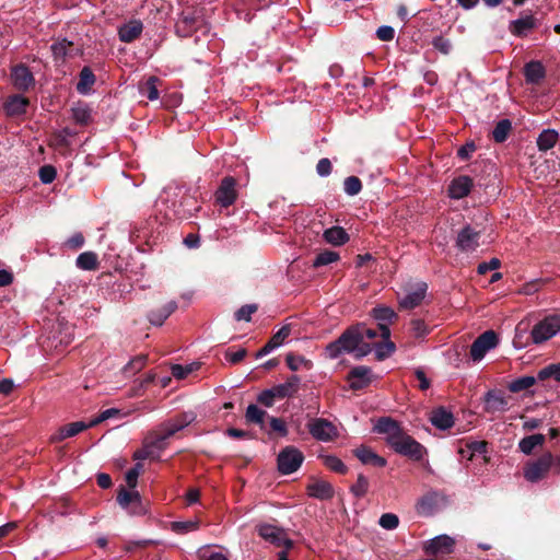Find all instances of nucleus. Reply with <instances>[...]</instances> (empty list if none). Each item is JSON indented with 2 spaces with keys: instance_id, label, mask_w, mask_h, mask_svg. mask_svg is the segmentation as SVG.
<instances>
[{
  "instance_id": "obj_25",
  "label": "nucleus",
  "mask_w": 560,
  "mask_h": 560,
  "mask_svg": "<svg viewBox=\"0 0 560 560\" xmlns=\"http://www.w3.org/2000/svg\"><path fill=\"white\" fill-rule=\"evenodd\" d=\"M430 421L435 428L447 430L454 425V416L444 407H439L431 412Z\"/></svg>"
},
{
  "instance_id": "obj_7",
  "label": "nucleus",
  "mask_w": 560,
  "mask_h": 560,
  "mask_svg": "<svg viewBox=\"0 0 560 560\" xmlns=\"http://www.w3.org/2000/svg\"><path fill=\"white\" fill-rule=\"evenodd\" d=\"M202 24V12L195 7H187L177 18V35L189 36Z\"/></svg>"
},
{
  "instance_id": "obj_36",
  "label": "nucleus",
  "mask_w": 560,
  "mask_h": 560,
  "mask_svg": "<svg viewBox=\"0 0 560 560\" xmlns=\"http://www.w3.org/2000/svg\"><path fill=\"white\" fill-rule=\"evenodd\" d=\"M96 77L90 67H83L79 73V81L77 83V91L80 94H88L92 86L95 84Z\"/></svg>"
},
{
  "instance_id": "obj_15",
  "label": "nucleus",
  "mask_w": 560,
  "mask_h": 560,
  "mask_svg": "<svg viewBox=\"0 0 560 560\" xmlns=\"http://www.w3.org/2000/svg\"><path fill=\"white\" fill-rule=\"evenodd\" d=\"M455 540L447 535H440L425 542L423 550L428 556L448 555L453 552Z\"/></svg>"
},
{
  "instance_id": "obj_58",
  "label": "nucleus",
  "mask_w": 560,
  "mask_h": 560,
  "mask_svg": "<svg viewBox=\"0 0 560 560\" xmlns=\"http://www.w3.org/2000/svg\"><path fill=\"white\" fill-rule=\"evenodd\" d=\"M432 46L443 55H448L452 50V43L450 39L442 35L435 36L432 39Z\"/></svg>"
},
{
  "instance_id": "obj_46",
  "label": "nucleus",
  "mask_w": 560,
  "mask_h": 560,
  "mask_svg": "<svg viewBox=\"0 0 560 560\" xmlns=\"http://www.w3.org/2000/svg\"><path fill=\"white\" fill-rule=\"evenodd\" d=\"M323 464L331 471L346 475L348 472V467L345 463L337 456L334 455H325L322 456Z\"/></svg>"
},
{
  "instance_id": "obj_2",
  "label": "nucleus",
  "mask_w": 560,
  "mask_h": 560,
  "mask_svg": "<svg viewBox=\"0 0 560 560\" xmlns=\"http://www.w3.org/2000/svg\"><path fill=\"white\" fill-rule=\"evenodd\" d=\"M360 336L353 325L348 327L336 340L325 348L326 357L334 360L342 353H353L360 341Z\"/></svg>"
},
{
  "instance_id": "obj_61",
  "label": "nucleus",
  "mask_w": 560,
  "mask_h": 560,
  "mask_svg": "<svg viewBox=\"0 0 560 560\" xmlns=\"http://www.w3.org/2000/svg\"><path fill=\"white\" fill-rule=\"evenodd\" d=\"M353 326L357 329V332L359 335H361L360 336V341H362L364 339L372 340V339H375L378 336V331L376 329L368 327L364 323H359V324H355Z\"/></svg>"
},
{
  "instance_id": "obj_32",
  "label": "nucleus",
  "mask_w": 560,
  "mask_h": 560,
  "mask_svg": "<svg viewBox=\"0 0 560 560\" xmlns=\"http://www.w3.org/2000/svg\"><path fill=\"white\" fill-rule=\"evenodd\" d=\"M545 442L546 436L541 433L527 435L518 442V450L525 455H530L536 447H542Z\"/></svg>"
},
{
  "instance_id": "obj_63",
  "label": "nucleus",
  "mask_w": 560,
  "mask_h": 560,
  "mask_svg": "<svg viewBox=\"0 0 560 560\" xmlns=\"http://www.w3.org/2000/svg\"><path fill=\"white\" fill-rule=\"evenodd\" d=\"M84 243V235L81 232H77L71 237H69L63 245L69 249L77 250L80 249Z\"/></svg>"
},
{
  "instance_id": "obj_34",
  "label": "nucleus",
  "mask_w": 560,
  "mask_h": 560,
  "mask_svg": "<svg viewBox=\"0 0 560 560\" xmlns=\"http://www.w3.org/2000/svg\"><path fill=\"white\" fill-rule=\"evenodd\" d=\"M559 140V132L555 129H545L542 130L537 140L536 144L540 152H547L552 149Z\"/></svg>"
},
{
  "instance_id": "obj_29",
  "label": "nucleus",
  "mask_w": 560,
  "mask_h": 560,
  "mask_svg": "<svg viewBox=\"0 0 560 560\" xmlns=\"http://www.w3.org/2000/svg\"><path fill=\"white\" fill-rule=\"evenodd\" d=\"M524 75L527 83L537 84L546 77V70L540 61L532 60L525 65Z\"/></svg>"
},
{
  "instance_id": "obj_10",
  "label": "nucleus",
  "mask_w": 560,
  "mask_h": 560,
  "mask_svg": "<svg viewBox=\"0 0 560 560\" xmlns=\"http://www.w3.org/2000/svg\"><path fill=\"white\" fill-rule=\"evenodd\" d=\"M310 434L317 441L329 442L337 436V429L327 419L315 418L307 423Z\"/></svg>"
},
{
  "instance_id": "obj_64",
  "label": "nucleus",
  "mask_w": 560,
  "mask_h": 560,
  "mask_svg": "<svg viewBox=\"0 0 560 560\" xmlns=\"http://www.w3.org/2000/svg\"><path fill=\"white\" fill-rule=\"evenodd\" d=\"M290 334L291 327L289 325H284L269 340L276 348H278L290 336Z\"/></svg>"
},
{
  "instance_id": "obj_33",
  "label": "nucleus",
  "mask_w": 560,
  "mask_h": 560,
  "mask_svg": "<svg viewBox=\"0 0 560 560\" xmlns=\"http://www.w3.org/2000/svg\"><path fill=\"white\" fill-rule=\"evenodd\" d=\"M436 504L438 493L428 492L418 500L416 509L419 515L430 516L433 514Z\"/></svg>"
},
{
  "instance_id": "obj_27",
  "label": "nucleus",
  "mask_w": 560,
  "mask_h": 560,
  "mask_svg": "<svg viewBox=\"0 0 560 560\" xmlns=\"http://www.w3.org/2000/svg\"><path fill=\"white\" fill-rule=\"evenodd\" d=\"M142 30V23L138 20H132L119 27V39L124 43H131L141 35Z\"/></svg>"
},
{
  "instance_id": "obj_55",
  "label": "nucleus",
  "mask_w": 560,
  "mask_h": 560,
  "mask_svg": "<svg viewBox=\"0 0 560 560\" xmlns=\"http://www.w3.org/2000/svg\"><path fill=\"white\" fill-rule=\"evenodd\" d=\"M287 364L291 371H298L302 364L310 368L311 362L306 360L302 355H295L293 353H289L285 358Z\"/></svg>"
},
{
  "instance_id": "obj_8",
  "label": "nucleus",
  "mask_w": 560,
  "mask_h": 560,
  "mask_svg": "<svg viewBox=\"0 0 560 560\" xmlns=\"http://www.w3.org/2000/svg\"><path fill=\"white\" fill-rule=\"evenodd\" d=\"M499 343V337L494 330H487L479 335L470 346V358L474 361H480L486 353L495 348Z\"/></svg>"
},
{
  "instance_id": "obj_20",
  "label": "nucleus",
  "mask_w": 560,
  "mask_h": 560,
  "mask_svg": "<svg viewBox=\"0 0 560 560\" xmlns=\"http://www.w3.org/2000/svg\"><path fill=\"white\" fill-rule=\"evenodd\" d=\"M537 23L534 15H526L517 20L511 21L509 31L516 37H526L530 31L536 28Z\"/></svg>"
},
{
  "instance_id": "obj_23",
  "label": "nucleus",
  "mask_w": 560,
  "mask_h": 560,
  "mask_svg": "<svg viewBox=\"0 0 560 560\" xmlns=\"http://www.w3.org/2000/svg\"><path fill=\"white\" fill-rule=\"evenodd\" d=\"M301 384V377L298 375H291L288 377L285 383L275 385L272 388L279 399H283L285 397L294 396L299 389Z\"/></svg>"
},
{
  "instance_id": "obj_21",
  "label": "nucleus",
  "mask_w": 560,
  "mask_h": 560,
  "mask_svg": "<svg viewBox=\"0 0 560 560\" xmlns=\"http://www.w3.org/2000/svg\"><path fill=\"white\" fill-rule=\"evenodd\" d=\"M374 430L377 433L387 434L386 440L388 445L390 444L392 436L399 435L404 431L400 424L390 417H381L377 420Z\"/></svg>"
},
{
  "instance_id": "obj_6",
  "label": "nucleus",
  "mask_w": 560,
  "mask_h": 560,
  "mask_svg": "<svg viewBox=\"0 0 560 560\" xmlns=\"http://www.w3.org/2000/svg\"><path fill=\"white\" fill-rule=\"evenodd\" d=\"M304 462L303 453L295 446L289 445L280 451L277 457L278 470L282 475L295 472Z\"/></svg>"
},
{
  "instance_id": "obj_39",
  "label": "nucleus",
  "mask_w": 560,
  "mask_h": 560,
  "mask_svg": "<svg viewBox=\"0 0 560 560\" xmlns=\"http://www.w3.org/2000/svg\"><path fill=\"white\" fill-rule=\"evenodd\" d=\"M537 382H539L538 375L536 377L530 375L521 376L518 378L511 381L508 384V389L511 393H521L533 387Z\"/></svg>"
},
{
  "instance_id": "obj_30",
  "label": "nucleus",
  "mask_w": 560,
  "mask_h": 560,
  "mask_svg": "<svg viewBox=\"0 0 560 560\" xmlns=\"http://www.w3.org/2000/svg\"><path fill=\"white\" fill-rule=\"evenodd\" d=\"M258 534L261 538H264L267 541H270L277 547H281V541L285 535L283 529L269 524L260 525L258 527Z\"/></svg>"
},
{
  "instance_id": "obj_40",
  "label": "nucleus",
  "mask_w": 560,
  "mask_h": 560,
  "mask_svg": "<svg viewBox=\"0 0 560 560\" xmlns=\"http://www.w3.org/2000/svg\"><path fill=\"white\" fill-rule=\"evenodd\" d=\"M538 381L541 383L555 381L560 383V362L550 363L538 371Z\"/></svg>"
},
{
  "instance_id": "obj_9",
  "label": "nucleus",
  "mask_w": 560,
  "mask_h": 560,
  "mask_svg": "<svg viewBox=\"0 0 560 560\" xmlns=\"http://www.w3.org/2000/svg\"><path fill=\"white\" fill-rule=\"evenodd\" d=\"M370 315L378 323L382 339L390 338L389 325L398 319L397 313L389 306L377 305L371 310Z\"/></svg>"
},
{
  "instance_id": "obj_14",
  "label": "nucleus",
  "mask_w": 560,
  "mask_h": 560,
  "mask_svg": "<svg viewBox=\"0 0 560 560\" xmlns=\"http://www.w3.org/2000/svg\"><path fill=\"white\" fill-rule=\"evenodd\" d=\"M372 369L365 365L354 366L347 375L350 383L349 386L352 390H361L366 388L372 383Z\"/></svg>"
},
{
  "instance_id": "obj_56",
  "label": "nucleus",
  "mask_w": 560,
  "mask_h": 560,
  "mask_svg": "<svg viewBox=\"0 0 560 560\" xmlns=\"http://www.w3.org/2000/svg\"><path fill=\"white\" fill-rule=\"evenodd\" d=\"M158 79L151 77L141 89V92L147 95L150 101H154L159 97V91L156 88Z\"/></svg>"
},
{
  "instance_id": "obj_17",
  "label": "nucleus",
  "mask_w": 560,
  "mask_h": 560,
  "mask_svg": "<svg viewBox=\"0 0 560 560\" xmlns=\"http://www.w3.org/2000/svg\"><path fill=\"white\" fill-rule=\"evenodd\" d=\"M306 493L311 498L327 501L334 498L335 489L332 485L326 480L314 479L306 486Z\"/></svg>"
},
{
  "instance_id": "obj_19",
  "label": "nucleus",
  "mask_w": 560,
  "mask_h": 560,
  "mask_svg": "<svg viewBox=\"0 0 560 560\" xmlns=\"http://www.w3.org/2000/svg\"><path fill=\"white\" fill-rule=\"evenodd\" d=\"M483 401L486 404L487 412L505 411L508 409L509 400L500 390H488L485 394Z\"/></svg>"
},
{
  "instance_id": "obj_22",
  "label": "nucleus",
  "mask_w": 560,
  "mask_h": 560,
  "mask_svg": "<svg viewBox=\"0 0 560 560\" xmlns=\"http://www.w3.org/2000/svg\"><path fill=\"white\" fill-rule=\"evenodd\" d=\"M354 456L364 465H372L375 467H385L386 459L375 452L372 448L366 446H360L353 451Z\"/></svg>"
},
{
  "instance_id": "obj_47",
  "label": "nucleus",
  "mask_w": 560,
  "mask_h": 560,
  "mask_svg": "<svg viewBox=\"0 0 560 560\" xmlns=\"http://www.w3.org/2000/svg\"><path fill=\"white\" fill-rule=\"evenodd\" d=\"M269 420V430H265L269 435L272 433H277L279 436H287L289 433L285 421L282 418L277 417H268Z\"/></svg>"
},
{
  "instance_id": "obj_41",
  "label": "nucleus",
  "mask_w": 560,
  "mask_h": 560,
  "mask_svg": "<svg viewBox=\"0 0 560 560\" xmlns=\"http://www.w3.org/2000/svg\"><path fill=\"white\" fill-rule=\"evenodd\" d=\"M512 131L510 119H501L492 130V139L497 143H503Z\"/></svg>"
},
{
  "instance_id": "obj_42",
  "label": "nucleus",
  "mask_w": 560,
  "mask_h": 560,
  "mask_svg": "<svg viewBox=\"0 0 560 560\" xmlns=\"http://www.w3.org/2000/svg\"><path fill=\"white\" fill-rule=\"evenodd\" d=\"M140 493L135 490H127L125 486H120L117 490V502L122 509H129V506L138 501Z\"/></svg>"
},
{
  "instance_id": "obj_35",
  "label": "nucleus",
  "mask_w": 560,
  "mask_h": 560,
  "mask_svg": "<svg viewBox=\"0 0 560 560\" xmlns=\"http://www.w3.org/2000/svg\"><path fill=\"white\" fill-rule=\"evenodd\" d=\"M324 240L334 245L340 246L349 241V234L341 226H331L324 232Z\"/></svg>"
},
{
  "instance_id": "obj_26",
  "label": "nucleus",
  "mask_w": 560,
  "mask_h": 560,
  "mask_svg": "<svg viewBox=\"0 0 560 560\" xmlns=\"http://www.w3.org/2000/svg\"><path fill=\"white\" fill-rule=\"evenodd\" d=\"M427 289V283H420L416 291L408 293L399 301V307L404 310H412L420 305L425 296Z\"/></svg>"
},
{
  "instance_id": "obj_3",
  "label": "nucleus",
  "mask_w": 560,
  "mask_h": 560,
  "mask_svg": "<svg viewBox=\"0 0 560 560\" xmlns=\"http://www.w3.org/2000/svg\"><path fill=\"white\" fill-rule=\"evenodd\" d=\"M389 446L397 454L415 462L422 460L423 456L427 454L425 447L404 431L399 435L392 436Z\"/></svg>"
},
{
  "instance_id": "obj_12",
  "label": "nucleus",
  "mask_w": 560,
  "mask_h": 560,
  "mask_svg": "<svg viewBox=\"0 0 560 560\" xmlns=\"http://www.w3.org/2000/svg\"><path fill=\"white\" fill-rule=\"evenodd\" d=\"M480 231H476L469 224L465 225L457 234L456 247L464 253L475 252L479 247Z\"/></svg>"
},
{
  "instance_id": "obj_50",
  "label": "nucleus",
  "mask_w": 560,
  "mask_h": 560,
  "mask_svg": "<svg viewBox=\"0 0 560 560\" xmlns=\"http://www.w3.org/2000/svg\"><path fill=\"white\" fill-rule=\"evenodd\" d=\"M201 368V362L195 361L189 364H177V382L194 376V373Z\"/></svg>"
},
{
  "instance_id": "obj_49",
  "label": "nucleus",
  "mask_w": 560,
  "mask_h": 560,
  "mask_svg": "<svg viewBox=\"0 0 560 560\" xmlns=\"http://www.w3.org/2000/svg\"><path fill=\"white\" fill-rule=\"evenodd\" d=\"M72 46V42L63 38L62 40L54 43L50 48L55 59H65L69 54V48Z\"/></svg>"
},
{
  "instance_id": "obj_37",
  "label": "nucleus",
  "mask_w": 560,
  "mask_h": 560,
  "mask_svg": "<svg viewBox=\"0 0 560 560\" xmlns=\"http://www.w3.org/2000/svg\"><path fill=\"white\" fill-rule=\"evenodd\" d=\"M267 411L258 408L256 405L250 404L245 413V419L248 423H254L260 427L261 430H266L265 419L268 418Z\"/></svg>"
},
{
  "instance_id": "obj_24",
  "label": "nucleus",
  "mask_w": 560,
  "mask_h": 560,
  "mask_svg": "<svg viewBox=\"0 0 560 560\" xmlns=\"http://www.w3.org/2000/svg\"><path fill=\"white\" fill-rule=\"evenodd\" d=\"M91 427L92 425H90V423L86 424L83 421L68 423V424L61 427L58 430V432L51 436V441L52 442H61L65 439L72 438Z\"/></svg>"
},
{
  "instance_id": "obj_60",
  "label": "nucleus",
  "mask_w": 560,
  "mask_h": 560,
  "mask_svg": "<svg viewBox=\"0 0 560 560\" xmlns=\"http://www.w3.org/2000/svg\"><path fill=\"white\" fill-rule=\"evenodd\" d=\"M256 311H257V305L246 304V305H243L241 308H238L235 312L234 317L236 320L249 322L252 314H254Z\"/></svg>"
},
{
  "instance_id": "obj_62",
  "label": "nucleus",
  "mask_w": 560,
  "mask_h": 560,
  "mask_svg": "<svg viewBox=\"0 0 560 560\" xmlns=\"http://www.w3.org/2000/svg\"><path fill=\"white\" fill-rule=\"evenodd\" d=\"M410 325L412 334L416 338H423L430 332L429 327L422 319H412Z\"/></svg>"
},
{
  "instance_id": "obj_59",
  "label": "nucleus",
  "mask_w": 560,
  "mask_h": 560,
  "mask_svg": "<svg viewBox=\"0 0 560 560\" xmlns=\"http://www.w3.org/2000/svg\"><path fill=\"white\" fill-rule=\"evenodd\" d=\"M143 466L140 463H137L135 467L129 469L126 474V483L130 489H135L138 483V477L142 470Z\"/></svg>"
},
{
  "instance_id": "obj_5",
  "label": "nucleus",
  "mask_w": 560,
  "mask_h": 560,
  "mask_svg": "<svg viewBox=\"0 0 560 560\" xmlns=\"http://www.w3.org/2000/svg\"><path fill=\"white\" fill-rule=\"evenodd\" d=\"M534 345H541L560 332V315L551 314L536 323L533 328Z\"/></svg>"
},
{
  "instance_id": "obj_48",
  "label": "nucleus",
  "mask_w": 560,
  "mask_h": 560,
  "mask_svg": "<svg viewBox=\"0 0 560 560\" xmlns=\"http://www.w3.org/2000/svg\"><path fill=\"white\" fill-rule=\"evenodd\" d=\"M369 487H370L369 479L364 475L360 474L358 476L357 482L350 487V492L357 499H361L368 493Z\"/></svg>"
},
{
  "instance_id": "obj_45",
  "label": "nucleus",
  "mask_w": 560,
  "mask_h": 560,
  "mask_svg": "<svg viewBox=\"0 0 560 560\" xmlns=\"http://www.w3.org/2000/svg\"><path fill=\"white\" fill-rule=\"evenodd\" d=\"M174 302H170L167 305L158 311H152L149 314V320L151 324L161 326L164 320L173 313Z\"/></svg>"
},
{
  "instance_id": "obj_1",
  "label": "nucleus",
  "mask_w": 560,
  "mask_h": 560,
  "mask_svg": "<svg viewBox=\"0 0 560 560\" xmlns=\"http://www.w3.org/2000/svg\"><path fill=\"white\" fill-rule=\"evenodd\" d=\"M175 434V422L168 421L150 432L143 440L142 447L133 453V459H158Z\"/></svg>"
},
{
  "instance_id": "obj_28",
  "label": "nucleus",
  "mask_w": 560,
  "mask_h": 560,
  "mask_svg": "<svg viewBox=\"0 0 560 560\" xmlns=\"http://www.w3.org/2000/svg\"><path fill=\"white\" fill-rule=\"evenodd\" d=\"M528 324L521 322L516 325L515 335L513 338V346L517 349H524L530 345H534V334L527 331Z\"/></svg>"
},
{
  "instance_id": "obj_38",
  "label": "nucleus",
  "mask_w": 560,
  "mask_h": 560,
  "mask_svg": "<svg viewBox=\"0 0 560 560\" xmlns=\"http://www.w3.org/2000/svg\"><path fill=\"white\" fill-rule=\"evenodd\" d=\"M75 265L81 270L94 271L100 266L98 257L94 252H84L77 257Z\"/></svg>"
},
{
  "instance_id": "obj_4",
  "label": "nucleus",
  "mask_w": 560,
  "mask_h": 560,
  "mask_svg": "<svg viewBox=\"0 0 560 560\" xmlns=\"http://www.w3.org/2000/svg\"><path fill=\"white\" fill-rule=\"evenodd\" d=\"M553 455L551 452L544 453L536 460L528 462L524 467V478L529 482H538L547 477L552 468Z\"/></svg>"
},
{
  "instance_id": "obj_13",
  "label": "nucleus",
  "mask_w": 560,
  "mask_h": 560,
  "mask_svg": "<svg viewBox=\"0 0 560 560\" xmlns=\"http://www.w3.org/2000/svg\"><path fill=\"white\" fill-rule=\"evenodd\" d=\"M11 79L14 88L20 92H27L35 85V78L24 63H19L12 68Z\"/></svg>"
},
{
  "instance_id": "obj_18",
  "label": "nucleus",
  "mask_w": 560,
  "mask_h": 560,
  "mask_svg": "<svg viewBox=\"0 0 560 560\" xmlns=\"http://www.w3.org/2000/svg\"><path fill=\"white\" fill-rule=\"evenodd\" d=\"M30 100L21 94L8 96L3 104V109L9 117H19L26 113Z\"/></svg>"
},
{
  "instance_id": "obj_51",
  "label": "nucleus",
  "mask_w": 560,
  "mask_h": 560,
  "mask_svg": "<svg viewBox=\"0 0 560 560\" xmlns=\"http://www.w3.org/2000/svg\"><path fill=\"white\" fill-rule=\"evenodd\" d=\"M345 192L349 196H355L362 190V182L357 176H349L343 183Z\"/></svg>"
},
{
  "instance_id": "obj_53",
  "label": "nucleus",
  "mask_w": 560,
  "mask_h": 560,
  "mask_svg": "<svg viewBox=\"0 0 560 560\" xmlns=\"http://www.w3.org/2000/svg\"><path fill=\"white\" fill-rule=\"evenodd\" d=\"M75 136V131L69 127H65L58 132L55 133L54 138L56 141V145L60 148H68L70 142L68 140L69 137Z\"/></svg>"
},
{
  "instance_id": "obj_11",
  "label": "nucleus",
  "mask_w": 560,
  "mask_h": 560,
  "mask_svg": "<svg viewBox=\"0 0 560 560\" xmlns=\"http://www.w3.org/2000/svg\"><path fill=\"white\" fill-rule=\"evenodd\" d=\"M215 202L223 208L232 206L237 199L236 179L232 176L222 178L214 194Z\"/></svg>"
},
{
  "instance_id": "obj_44",
  "label": "nucleus",
  "mask_w": 560,
  "mask_h": 560,
  "mask_svg": "<svg viewBox=\"0 0 560 560\" xmlns=\"http://www.w3.org/2000/svg\"><path fill=\"white\" fill-rule=\"evenodd\" d=\"M339 258L340 256L337 252L325 249L316 255V257L313 260L312 267L319 268L323 266H327L329 264L338 261Z\"/></svg>"
},
{
  "instance_id": "obj_52",
  "label": "nucleus",
  "mask_w": 560,
  "mask_h": 560,
  "mask_svg": "<svg viewBox=\"0 0 560 560\" xmlns=\"http://www.w3.org/2000/svg\"><path fill=\"white\" fill-rule=\"evenodd\" d=\"M147 361L148 357L145 354L137 355L133 359H131L129 363L125 366V372L135 374L145 366Z\"/></svg>"
},
{
  "instance_id": "obj_31",
  "label": "nucleus",
  "mask_w": 560,
  "mask_h": 560,
  "mask_svg": "<svg viewBox=\"0 0 560 560\" xmlns=\"http://www.w3.org/2000/svg\"><path fill=\"white\" fill-rule=\"evenodd\" d=\"M71 116L75 124L86 126L92 121V109L84 102H77L71 107Z\"/></svg>"
},
{
  "instance_id": "obj_54",
  "label": "nucleus",
  "mask_w": 560,
  "mask_h": 560,
  "mask_svg": "<svg viewBox=\"0 0 560 560\" xmlns=\"http://www.w3.org/2000/svg\"><path fill=\"white\" fill-rule=\"evenodd\" d=\"M378 524L384 529L393 530L398 527L399 518L394 513H384L381 515Z\"/></svg>"
},
{
  "instance_id": "obj_16",
  "label": "nucleus",
  "mask_w": 560,
  "mask_h": 560,
  "mask_svg": "<svg viewBox=\"0 0 560 560\" xmlns=\"http://www.w3.org/2000/svg\"><path fill=\"white\" fill-rule=\"evenodd\" d=\"M474 187V180L467 175L455 177L448 185L447 192L452 199H462L467 197Z\"/></svg>"
},
{
  "instance_id": "obj_43",
  "label": "nucleus",
  "mask_w": 560,
  "mask_h": 560,
  "mask_svg": "<svg viewBox=\"0 0 560 560\" xmlns=\"http://www.w3.org/2000/svg\"><path fill=\"white\" fill-rule=\"evenodd\" d=\"M374 348L375 357L378 361H383L390 357L396 350L395 343L390 341L389 338L383 339L381 342H375Z\"/></svg>"
},
{
  "instance_id": "obj_57",
  "label": "nucleus",
  "mask_w": 560,
  "mask_h": 560,
  "mask_svg": "<svg viewBox=\"0 0 560 560\" xmlns=\"http://www.w3.org/2000/svg\"><path fill=\"white\" fill-rule=\"evenodd\" d=\"M39 179L43 184H50L57 176V171L52 165H44L38 172Z\"/></svg>"
}]
</instances>
